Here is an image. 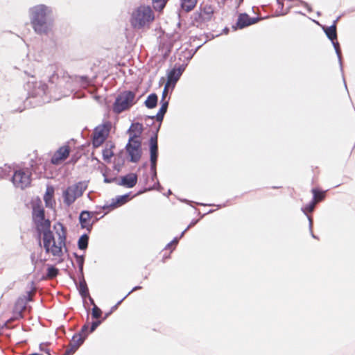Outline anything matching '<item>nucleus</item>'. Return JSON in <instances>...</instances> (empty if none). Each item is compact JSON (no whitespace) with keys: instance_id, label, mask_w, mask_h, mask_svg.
<instances>
[{"instance_id":"f257e3e1","label":"nucleus","mask_w":355,"mask_h":355,"mask_svg":"<svg viewBox=\"0 0 355 355\" xmlns=\"http://www.w3.org/2000/svg\"><path fill=\"white\" fill-rule=\"evenodd\" d=\"M28 16L35 33L48 35L53 28V8L45 4H37L28 9Z\"/></svg>"},{"instance_id":"f03ea898","label":"nucleus","mask_w":355,"mask_h":355,"mask_svg":"<svg viewBox=\"0 0 355 355\" xmlns=\"http://www.w3.org/2000/svg\"><path fill=\"white\" fill-rule=\"evenodd\" d=\"M56 234L58 235V241H55L52 232L50 230L43 233L42 240L43 245L47 253H51L55 257H61L62 254V247L65 245L66 234L64 228L61 223L55 225Z\"/></svg>"},{"instance_id":"7ed1b4c3","label":"nucleus","mask_w":355,"mask_h":355,"mask_svg":"<svg viewBox=\"0 0 355 355\" xmlns=\"http://www.w3.org/2000/svg\"><path fill=\"white\" fill-rule=\"evenodd\" d=\"M154 19L151 8L149 6H140L132 10L130 22L134 29L141 30L148 28Z\"/></svg>"},{"instance_id":"20e7f679","label":"nucleus","mask_w":355,"mask_h":355,"mask_svg":"<svg viewBox=\"0 0 355 355\" xmlns=\"http://www.w3.org/2000/svg\"><path fill=\"white\" fill-rule=\"evenodd\" d=\"M87 187L88 183L86 181H80L67 187L62 191L64 204L67 207L71 206L78 198L83 196Z\"/></svg>"},{"instance_id":"39448f33","label":"nucleus","mask_w":355,"mask_h":355,"mask_svg":"<svg viewBox=\"0 0 355 355\" xmlns=\"http://www.w3.org/2000/svg\"><path fill=\"white\" fill-rule=\"evenodd\" d=\"M11 180L16 188L24 189L31 184V172L27 168H14Z\"/></svg>"},{"instance_id":"423d86ee","label":"nucleus","mask_w":355,"mask_h":355,"mask_svg":"<svg viewBox=\"0 0 355 355\" xmlns=\"http://www.w3.org/2000/svg\"><path fill=\"white\" fill-rule=\"evenodd\" d=\"M135 94L130 91H125L121 93L116 97L114 103V112L119 114L130 108L135 103Z\"/></svg>"},{"instance_id":"0eeeda50","label":"nucleus","mask_w":355,"mask_h":355,"mask_svg":"<svg viewBox=\"0 0 355 355\" xmlns=\"http://www.w3.org/2000/svg\"><path fill=\"white\" fill-rule=\"evenodd\" d=\"M33 218L37 231L42 234L49 230L50 221L44 218V211L40 206H35L33 209Z\"/></svg>"},{"instance_id":"6e6552de","label":"nucleus","mask_w":355,"mask_h":355,"mask_svg":"<svg viewBox=\"0 0 355 355\" xmlns=\"http://www.w3.org/2000/svg\"><path fill=\"white\" fill-rule=\"evenodd\" d=\"M28 94L32 97L40 98L41 103L48 101L46 94L47 93V85L42 81L28 83Z\"/></svg>"},{"instance_id":"1a4fd4ad","label":"nucleus","mask_w":355,"mask_h":355,"mask_svg":"<svg viewBox=\"0 0 355 355\" xmlns=\"http://www.w3.org/2000/svg\"><path fill=\"white\" fill-rule=\"evenodd\" d=\"M111 127L112 123L107 121L95 128L92 141L94 147L100 146L105 141L108 136Z\"/></svg>"},{"instance_id":"9d476101","label":"nucleus","mask_w":355,"mask_h":355,"mask_svg":"<svg viewBox=\"0 0 355 355\" xmlns=\"http://www.w3.org/2000/svg\"><path fill=\"white\" fill-rule=\"evenodd\" d=\"M87 329L88 325L85 324L82 327L81 331L73 336L69 343L70 349H67L64 355H71L77 350L87 338L88 335Z\"/></svg>"},{"instance_id":"9b49d317","label":"nucleus","mask_w":355,"mask_h":355,"mask_svg":"<svg viewBox=\"0 0 355 355\" xmlns=\"http://www.w3.org/2000/svg\"><path fill=\"white\" fill-rule=\"evenodd\" d=\"M125 148L130 157V161L134 163L137 162L141 156V140L129 139Z\"/></svg>"},{"instance_id":"f8f14e48","label":"nucleus","mask_w":355,"mask_h":355,"mask_svg":"<svg viewBox=\"0 0 355 355\" xmlns=\"http://www.w3.org/2000/svg\"><path fill=\"white\" fill-rule=\"evenodd\" d=\"M184 69L185 66L182 64L179 65L178 67L175 66L167 71V81L166 84V87H171V92L174 89L177 82L180 79Z\"/></svg>"},{"instance_id":"ddd939ff","label":"nucleus","mask_w":355,"mask_h":355,"mask_svg":"<svg viewBox=\"0 0 355 355\" xmlns=\"http://www.w3.org/2000/svg\"><path fill=\"white\" fill-rule=\"evenodd\" d=\"M324 32H325L327 37L332 42V44L335 49L336 53L338 58V62L340 63V69H342L343 67H342L341 51H340V45L338 42L335 41L337 39L336 24H334L331 26L325 28Z\"/></svg>"},{"instance_id":"4468645a","label":"nucleus","mask_w":355,"mask_h":355,"mask_svg":"<svg viewBox=\"0 0 355 355\" xmlns=\"http://www.w3.org/2000/svg\"><path fill=\"white\" fill-rule=\"evenodd\" d=\"M70 148L69 146H62L59 148L51 157V162L55 165L62 164L69 155Z\"/></svg>"},{"instance_id":"2eb2a0df","label":"nucleus","mask_w":355,"mask_h":355,"mask_svg":"<svg viewBox=\"0 0 355 355\" xmlns=\"http://www.w3.org/2000/svg\"><path fill=\"white\" fill-rule=\"evenodd\" d=\"M94 215L92 212L88 211H83L79 216V221L83 229H86L90 232L94 222L92 221V217Z\"/></svg>"},{"instance_id":"dca6fc26","label":"nucleus","mask_w":355,"mask_h":355,"mask_svg":"<svg viewBox=\"0 0 355 355\" xmlns=\"http://www.w3.org/2000/svg\"><path fill=\"white\" fill-rule=\"evenodd\" d=\"M61 80H66L67 87L69 90L72 91L74 89V85L80 83L82 86H86L88 84V80L85 77H71L69 76H64Z\"/></svg>"},{"instance_id":"f3484780","label":"nucleus","mask_w":355,"mask_h":355,"mask_svg":"<svg viewBox=\"0 0 355 355\" xmlns=\"http://www.w3.org/2000/svg\"><path fill=\"white\" fill-rule=\"evenodd\" d=\"M157 137H151L150 140V163L151 169L154 170L157 164Z\"/></svg>"},{"instance_id":"a211bd4d","label":"nucleus","mask_w":355,"mask_h":355,"mask_svg":"<svg viewBox=\"0 0 355 355\" xmlns=\"http://www.w3.org/2000/svg\"><path fill=\"white\" fill-rule=\"evenodd\" d=\"M137 182V175L135 173H129L121 178L119 185L127 188H132Z\"/></svg>"},{"instance_id":"6ab92c4d","label":"nucleus","mask_w":355,"mask_h":355,"mask_svg":"<svg viewBox=\"0 0 355 355\" xmlns=\"http://www.w3.org/2000/svg\"><path fill=\"white\" fill-rule=\"evenodd\" d=\"M129 199V194L117 196L115 199L112 200V203L105 205L103 209H113L126 203Z\"/></svg>"},{"instance_id":"aec40b11","label":"nucleus","mask_w":355,"mask_h":355,"mask_svg":"<svg viewBox=\"0 0 355 355\" xmlns=\"http://www.w3.org/2000/svg\"><path fill=\"white\" fill-rule=\"evenodd\" d=\"M143 126L139 123H132L128 132L130 135L129 139H132L133 140H140V136L142 133Z\"/></svg>"},{"instance_id":"412c9836","label":"nucleus","mask_w":355,"mask_h":355,"mask_svg":"<svg viewBox=\"0 0 355 355\" xmlns=\"http://www.w3.org/2000/svg\"><path fill=\"white\" fill-rule=\"evenodd\" d=\"M258 20V18H252L247 14H241L238 19L237 26L240 28H243L245 26L255 24Z\"/></svg>"},{"instance_id":"4be33fe9","label":"nucleus","mask_w":355,"mask_h":355,"mask_svg":"<svg viewBox=\"0 0 355 355\" xmlns=\"http://www.w3.org/2000/svg\"><path fill=\"white\" fill-rule=\"evenodd\" d=\"M214 12V8L212 6L206 4L201 8L200 16L205 20H209L211 18Z\"/></svg>"},{"instance_id":"5701e85b","label":"nucleus","mask_w":355,"mask_h":355,"mask_svg":"<svg viewBox=\"0 0 355 355\" xmlns=\"http://www.w3.org/2000/svg\"><path fill=\"white\" fill-rule=\"evenodd\" d=\"M161 107L155 116L158 121H162L163 120L164 116L167 111L168 100L161 101Z\"/></svg>"},{"instance_id":"b1692460","label":"nucleus","mask_w":355,"mask_h":355,"mask_svg":"<svg viewBox=\"0 0 355 355\" xmlns=\"http://www.w3.org/2000/svg\"><path fill=\"white\" fill-rule=\"evenodd\" d=\"M197 3V0H181V7L186 12L192 10Z\"/></svg>"},{"instance_id":"393cba45","label":"nucleus","mask_w":355,"mask_h":355,"mask_svg":"<svg viewBox=\"0 0 355 355\" xmlns=\"http://www.w3.org/2000/svg\"><path fill=\"white\" fill-rule=\"evenodd\" d=\"M157 96L155 94H150L145 101V105L148 108L152 109L157 105Z\"/></svg>"},{"instance_id":"a878e982","label":"nucleus","mask_w":355,"mask_h":355,"mask_svg":"<svg viewBox=\"0 0 355 355\" xmlns=\"http://www.w3.org/2000/svg\"><path fill=\"white\" fill-rule=\"evenodd\" d=\"M89 237L87 234L82 235L78 241V245L80 250H85L87 249L88 245Z\"/></svg>"},{"instance_id":"bb28decb","label":"nucleus","mask_w":355,"mask_h":355,"mask_svg":"<svg viewBox=\"0 0 355 355\" xmlns=\"http://www.w3.org/2000/svg\"><path fill=\"white\" fill-rule=\"evenodd\" d=\"M166 3V0H153V7L156 10H162Z\"/></svg>"},{"instance_id":"cd10ccee","label":"nucleus","mask_w":355,"mask_h":355,"mask_svg":"<svg viewBox=\"0 0 355 355\" xmlns=\"http://www.w3.org/2000/svg\"><path fill=\"white\" fill-rule=\"evenodd\" d=\"M79 292L83 297L88 295V288L85 280L81 281L79 284Z\"/></svg>"},{"instance_id":"c85d7f7f","label":"nucleus","mask_w":355,"mask_h":355,"mask_svg":"<svg viewBox=\"0 0 355 355\" xmlns=\"http://www.w3.org/2000/svg\"><path fill=\"white\" fill-rule=\"evenodd\" d=\"M315 204L316 202L312 201L308 205H306L305 207H302V211L304 212V214L307 215L308 212H311L313 211Z\"/></svg>"},{"instance_id":"c756f323","label":"nucleus","mask_w":355,"mask_h":355,"mask_svg":"<svg viewBox=\"0 0 355 355\" xmlns=\"http://www.w3.org/2000/svg\"><path fill=\"white\" fill-rule=\"evenodd\" d=\"M92 303L94 304V307L92 309V317L94 318H99L101 315V313H102V311L101 310L97 307L94 304V301L92 299H90Z\"/></svg>"},{"instance_id":"7c9ffc66","label":"nucleus","mask_w":355,"mask_h":355,"mask_svg":"<svg viewBox=\"0 0 355 355\" xmlns=\"http://www.w3.org/2000/svg\"><path fill=\"white\" fill-rule=\"evenodd\" d=\"M76 261L78 264L79 271L80 273H83V264H84V256L83 255H78L75 254Z\"/></svg>"},{"instance_id":"2f4dec72","label":"nucleus","mask_w":355,"mask_h":355,"mask_svg":"<svg viewBox=\"0 0 355 355\" xmlns=\"http://www.w3.org/2000/svg\"><path fill=\"white\" fill-rule=\"evenodd\" d=\"M58 270L57 268H55V267L51 266V267L48 268L47 275L49 277L53 278V277H55L58 275Z\"/></svg>"},{"instance_id":"473e14b6","label":"nucleus","mask_w":355,"mask_h":355,"mask_svg":"<svg viewBox=\"0 0 355 355\" xmlns=\"http://www.w3.org/2000/svg\"><path fill=\"white\" fill-rule=\"evenodd\" d=\"M313 201L316 202V203L322 200L324 195L323 193H319L315 189H313Z\"/></svg>"},{"instance_id":"72a5a7b5","label":"nucleus","mask_w":355,"mask_h":355,"mask_svg":"<svg viewBox=\"0 0 355 355\" xmlns=\"http://www.w3.org/2000/svg\"><path fill=\"white\" fill-rule=\"evenodd\" d=\"M113 153L110 149H105L103 150V157L104 160L109 161Z\"/></svg>"},{"instance_id":"f704fd0d","label":"nucleus","mask_w":355,"mask_h":355,"mask_svg":"<svg viewBox=\"0 0 355 355\" xmlns=\"http://www.w3.org/2000/svg\"><path fill=\"white\" fill-rule=\"evenodd\" d=\"M171 92V87H166V84H165V86H164V90H163V92H162V99L161 101H164V100H169V98L168 99H166V97H167V95H168V93Z\"/></svg>"},{"instance_id":"c9c22d12","label":"nucleus","mask_w":355,"mask_h":355,"mask_svg":"<svg viewBox=\"0 0 355 355\" xmlns=\"http://www.w3.org/2000/svg\"><path fill=\"white\" fill-rule=\"evenodd\" d=\"M52 193H53V191L51 193H50L48 190L46 193L45 194L44 200H45L46 205H49L50 203V201L51 200V198H52Z\"/></svg>"},{"instance_id":"e433bc0d","label":"nucleus","mask_w":355,"mask_h":355,"mask_svg":"<svg viewBox=\"0 0 355 355\" xmlns=\"http://www.w3.org/2000/svg\"><path fill=\"white\" fill-rule=\"evenodd\" d=\"M181 237L180 236L179 238L178 237H175L171 243H169L167 245H166V248H171V247L172 245H174L175 246L178 241H179V239H180Z\"/></svg>"},{"instance_id":"4c0bfd02","label":"nucleus","mask_w":355,"mask_h":355,"mask_svg":"<svg viewBox=\"0 0 355 355\" xmlns=\"http://www.w3.org/2000/svg\"><path fill=\"white\" fill-rule=\"evenodd\" d=\"M101 322L100 320L93 322L90 328V332H93L94 331H95V329L101 324Z\"/></svg>"},{"instance_id":"58836bf2","label":"nucleus","mask_w":355,"mask_h":355,"mask_svg":"<svg viewBox=\"0 0 355 355\" xmlns=\"http://www.w3.org/2000/svg\"><path fill=\"white\" fill-rule=\"evenodd\" d=\"M198 222V220H193L191 221V223L188 225V227L182 232V234H180V237H182L184 236V234H185V232L189 230L190 229L191 227H193V225H195L196 224V223Z\"/></svg>"},{"instance_id":"ea45409f","label":"nucleus","mask_w":355,"mask_h":355,"mask_svg":"<svg viewBox=\"0 0 355 355\" xmlns=\"http://www.w3.org/2000/svg\"><path fill=\"white\" fill-rule=\"evenodd\" d=\"M307 217H308V220L309 221V229L311 230V235H312V236L313 238L316 239V236L313 234L312 230H311V229H312V223H313L312 222V218L310 216H307Z\"/></svg>"},{"instance_id":"a19ab883","label":"nucleus","mask_w":355,"mask_h":355,"mask_svg":"<svg viewBox=\"0 0 355 355\" xmlns=\"http://www.w3.org/2000/svg\"><path fill=\"white\" fill-rule=\"evenodd\" d=\"M150 171L152 173V180H154L157 178L156 166H155L154 170L150 168Z\"/></svg>"},{"instance_id":"79ce46f5","label":"nucleus","mask_w":355,"mask_h":355,"mask_svg":"<svg viewBox=\"0 0 355 355\" xmlns=\"http://www.w3.org/2000/svg\"><path fill=\"white\" fill-rule=\"evenodd\" d=\"M40 349L41 351H43V352H45L46 354H48L49 355H50L49 354V349H46V346L44 345H40Z\"/></svg>"},{"instance_id":"37998d69","label":"nucleus","mask_w":355,"mask_h":355,"mask_svg":"<svg viewBox=\"0 0 355 355\" xmlns=\"http://www.w3.org/2000/svg\"><path fill=\"white\" fill-rule=\"evenodd\" d=\"M141 288V286H139L134 287V288H132V290H131V291H130V292H129V293H128V294H127V295L123 297V299H125L128 295H130L131 293H132L133 291H137V290H139V289H140Z\"/></svg>"},{"instance_id":"c03bdc74","label":"nucleus","mask_w":355,"mask_h":355,"mask_svg":"<svg viewBox=\"0 0 355 355\" xmlns=\"http://www.w3.org/2000/svg\"><path fill=\"white\" fill-rule=\"evenodd\" d=\"M124 299L123 298L121 300H120L115 306H114L112 307V310H114L117 308V306L121 303V302Z\"/></svg>"},{"instance_id":"a18cd8bd","label":"nucleus","mask_w":355,"mask_h":355,"mask_svg":"<svg viewBox=\"0 0 355 355\" xmlns=\"http://www.w3.org/2000/svg\"><path fill=\"white\" fill-rule=\"evenodd\" d=\"M55 78V75H53L51 78H50V80H54Z\"/></svg>"},{"instance_id":"49530a36","label":"nucleus","mask_w":355,"mask_h":355,"mask_svg":"<svg viewBox=\"0 0 355 355\" xmlns=\"http://www.w3.org/2000/svg\"><path fill=\"white\" fill-rule=\"evenodd\" d=\"M105 182H110V180H108V179L105 178Z\"/></svg>"},{"instance_id":"de8ad7c7","label":"nucleus","mask_w":355,"mask_h":355,"mask_svg":"<svg viewBox=\"0 0 355 355\" xmlns=\"http://www.w3.org/2000/svg\"><path fill=\"white\" fill-rule=\"evenodd\" d=\"M168 194H171V190H169V191H168Z\"/></svg>"}]
</instances>
